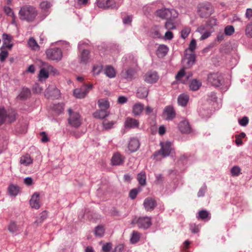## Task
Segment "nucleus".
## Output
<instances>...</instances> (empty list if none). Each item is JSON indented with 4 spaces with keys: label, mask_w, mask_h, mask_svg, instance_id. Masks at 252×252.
I'll use <instances>...</instances> for the list:
<instances>
[{
    "label": "nucleus",
    "mask_w": 252,
    "mask_h": 252,
    "mask_svg": "<svg viewBox=\"0 0 252 252\" xmlns=\"http://www.w3.org/2000/svg\"><path fill=\"white\" fill-rule=\"evenodd\" d=\"M36 15L37 11L35 8L31 5H24L19 11L20 19L28 22H32Z\"/></svg>",
    "instance_id": "nucleus-1"
},
{
    "label": "nucleus",
    "mask_w": 252,
    "mask_h": 252,
    "mask_svg": "<svg viewBox=\"0 0 252 252\" xmlns=\"http://www.w3.org/2000/svg\"><path fill=\"white\" fill-rule=\"evenodd\" d=\"M208 82L212 86L215 87H221V89L223 91H225L228 87L224 85V80L223 77L220 73H213L208 75L207 78Z\"/></svg>",
    "instance_id": "nucleus-2"
},
{
    "label": "nucleus",
    "mask_w": 252,
    "mask_h": 252,
    "mask_svg": "<svg viewBox=\"0 0 252 252\" xmlns=\"http://www.w3.org/2000/svg\"><path fill=\"white\" fill-rule=\"evenodd\" d=\"M15 120V112L12 110L6 111L4 108L0 109V126L4 123H11Z\"/></svg>",
    "instance_id": "nucleus-3"
},
{
    "label": "nucleus",
    "mask_w": 252,
    "mask_h": 252,
    "mask_svg": "<svg viewBox=\"0 0 252 252\" xmlns=\"http://www.w3.org/2000/svg\"><path fill=\"white\" fill-rule=\"evenodd\" d=\"M198 12L202 18H207L212 14L213 8L209 2L202 3L198 6Z\"/></svg>",
    "instance_id": "nucleus-4"
},
{
    "label": "nucleus",
    "mask_w": 252,
    "mask_h": 252,
    "mask_svg": "<svg viewBox=\"0 0 252 252\" xmlns=\"http://www.w3.org/2000/svg\"><path fill=\"white\" fill-rule=\"evenodd\" d=\"M157 15L162 19H175L177 17L178 13L174 9L162 8L157 11Z\"/></svg>",
    "instance_id": "nucleus-5"
},
{
    "label": "nucleus",
    "mask_w": 252,
    "mask_h": 252,
    "mask_svg": "<svg viewBox=\"0 0 252 252\" xmlns=\"http://www.w3.org/2000/svg\"><path fill=\"white\" fill-rule=\"evenodd\" d=\"M47 58L53 61H59L61 60L63 54L61 50L59 48H53L46 51Z\"/></svg>",
    "instance_id": "nucleus-6"
},
{
    "label": "nucleus",
    "mask_w": 252,
    "mask_h": 252,
    "mask_svg": "<svg viewBox=\"0 0 252 252\" xmlns=\"http://www.w3.org/2000/svg\"><path fill=\"white\" fill-rule=\"evenodd\" d=\"M131 224H137L139 228L147 229L152 224L151 218L148 217H140L138 219H134L131 222Z\"/></svg>",
    "instance_id": "nucleus-7"
},
{
    "label": "nucleus",
    "mask_w": 252,
    "mask_h": 252,
    "mask_svg": "<svg viewBox=\"0 0 252 252\" xmlns=\"http://www.w3.org/2000/svg\"><path fill=\"white\" fill-rule=\"evenodd\" d=\"M68 112L69 115L68 118L69 124L74 127H79L81 124L80 115L77 112H73L70 108H69Z\"/></svg>",
    "instance_id": "nucleus-8"
},
{
    "label": "nucleus",
    "mask_w": 252,
    "mask_h": 252,
    "mask_svg": "<svg viewBox=\"0 0 252 252\" xmlns=\"http://www.w3.org/2000/svg\"><path fill=\"white\" fill-rule=\"evenodd\" d=\"M93 88L92 84L89 85H84L80 88L76 89L73 91V94L76 98H84L89 91Z\"/></svg>",
    "instance_id": "nucleus-9"
},
{
    "label": "nucleus",
    "mask_w": 252,
    "mask_h": 252,
    "mask_svg": "<svg viewBox=\"0 0 252 252\" xmlns=\"http://www.w3.org/2000/svg\"><path fill=\"white\" fill-rule=\"evenodd\" d=\"M87 44L84 41H80L78 43V49L79 50H82L80 53V60L81 63L86 64L89 62L90 52L88 50L83 49L84 46L87 45Z\"/></svg>",
    "instance_id": "nucleus-10"
},
{
    "label": "nucleus",
    "mask_w": 252,
    "mask_h": 252,
    "mask_svg": "<svg viewBox=\"0 0 252 252\" xmlns=\"http://www.w3.org/2000/svg\"><path fill=\"white\" fill-rule=\"evenodd\" d=\"M160 145L161 149L158 152L154 154L155 156H157L158 154H161L162 157H166L168 156L171 151V143L167 141L166 142H160Z\"/></svg>",
    "instance_id": "nucleus-11"
},
{
    "label": "nucleus",
    "mask_w": 252,
    "mask_h": 252,
    "mask_svg": "<svg viewBox=\"0 0 252 252\" xmlns=\"http://www.w3.org/2000/svg\"><path fill=\"white\" fill-rule=\"evenodd\" d=\"M97 4L99 7L104 9H118L120 6L113 0H97Z\"/></svg>",
    "instance_id": "nucleus-12"
},
{
    "label": "nucleus",
    "mask_w": 252,
    "mask_h": 252,
    "mask_svg": "<svg viewBox=\"0 0 252 252\" xmlns=\"http://www.w3.org/2000/svg\"><path fill=\"white\" fill-rule=\"evenodd\" d=\"M195 60V55L194 52L188 53V50H186L185 52V58L183 60V63L187 67H190L192 66Z\"/></svg>",
    "instance_id": "nucleus-13"
},
{
    "label": "nucleus",
    "mask_w": 252,
    "mask_h": 252,
    "mask_svg": "<svg viewBox=\"0 0 252 252\" xmlns=\"http://www.w3.org/2000/svg\"><path fill=\"white\" fill-rule=\"evenodd\" d=\"M159 76L158 73L155 71H150L147 72L144 76V80L149 84L156 83L158 79Z\"/></svg>",
    "instance_id": "nucleus-14"
},
{
    "label": "nucleus",
    "mask_w": 252,
    "mask_h": 252,
    "mask_svg": "<svg viewBox=\"0 0 252 252\" xmlns=\"http://www.w3.org/2000/svg\"><path fill=\"white\" fill-rule=\"evenodd\" d=\"M140 143L138 139L135 138H131L127 146V150L126 151L128 154L136 152L139 148Z\"/></svg>",
    "instance_id": "nucleus-15"
},
{
    "label": "nucleus",
    "mask_w": 252,
    "mask_h": 252,
    "mask_svg": "<svg viewBox=\"0 0 252 252\" xmlns=\"http://www.w3.org/2000/svg\"><path fill=\"white\" fill-rule=\"evenodd\" d=\"M143 205L145 210L147 211H151L154 209L157 206V202L155 199L152 198H146L143 203Z\"/></svg>",
    "instance_id": "nucleus-16"
},
{
    "label": "nucleus",
    "mask_w": 252,
    "mask_h": 252,
    "mask_svg": "<svg viewBox=\"0 0 252 252\" xmlns=\"http://www.w3.org/2000/svg\"><path fill=\"white\" fill-rule=\"evenodd\" d=\"M178 128L183 133H189L191 132V127L188 121L186 120H183L179 123Z\"/></svg>",
    "instance_id": "nucleus-17"
},
{
    "label": "nucleus",
    "mask_w": 252,
    "mask_h": 252,
    "mask_svg": "<svg viewBox=\"0 0 252 252\" xmlns=\"http://www.w3.org/2000/svg\"><path fill=\"white\" fill-rule=\"evenodd\" d=\"M163 114L167 120H171L175 117V112L171 106H167L165 107Z\"/></svg>",
    "instance_id": "nucleus-18"
},
{
    "label": "nucleus",
    "mask_w": 252,
    "mask_h": 252,
    "mask_svg": "<svg viewBox=\"0 0 252 252\" xmlns=\"http://www.w3.org/2000/svg\"><path fill=\"white\" fill-rule=\"evenodd\" d=\"M30 203L31 206L33 208L37 209L40 207L39 194L38 193L35 192L32 195L30 201Z\"/></svg>",
    "instance_id": "nucleus-19"
},
{
    "label": "nucleus",
    "mask_w": 252,
    "mask_h": 252,
    "mask_svg": "<svg viewBox=\"0 0 252 252\" xmlns=\"http://www.w3.org/2000/svg\"><path fill=\"white\" fill-rule=\"evenodd\" d=\"M125 127L129 128H137L139 126V122L138 120L128 117L126 119L125 122Z\"/></svg>",
    "instance_id": "nucleus-20"
},
{
    "label": "nucleus",
    "mask_w": 252,
    "mask_h": 252,
    "mask_svg": "<svg viewBox=\"0 0 252 252\" xmlns=\"http://www.w3.org/2000/svg\"><path fill=\"white\" fill-rule=\"evenodd\" d=\"M125 158L119 153H116L112 158L111 162L113 165H120L122 164Z\"/></svg>",
    "instance_id": "nucleus-21"
},
{
    "label": "nucleus",
    "mask_w": 252,
    "mask_h": 252,
    "mask_svg": "<svg viewBox=\"0 0 252 252\" xmlns=\"http://www.w3.org/2000/svg\"><path fill=\"white\" fill-rule=\"evenodd\" d=\"M135 71L132 68H128L123 70L121 73V77L127 80H132L135 75Z\"/></svg>",
    "instance_id": "nucleus-22"
},
{
    "label": "nucleus",
    "mask_w": 252,
    "mask_h": 252,
    "mask_svg": "<svg viewBox=\"0 0 252 252\" xmlns=\"http://www.w3.org/2000/svg\"><path fill=\"white\" fill-rule=\"evenodd\" d=\"M2 38L3 44V46L10 49L13 46V44L10 43L12 40V36L9 34L4 33L2 34Z\"/></svg>",
    "instance_id": "nucleus-23"
},
{
    "label": "nucleus",
    "mask_w": 252,
    "mask_h": 252,
    "mask_svg": "<svg viewBox=\"0 0 252 252\" xmlns=\"http://www.w3.org/2000/svg\"><path fill=\"white\" fill-rule=\"evenodd\" d=\"M31 94V91L28 88H23L17 96V98L21 100H25L29 98Z\"/></svg>",
    "instance_id": "nucleus-24"
},
{
    "label": "nucleus",
    "mask_w": 252,
    "mask_h": 252,
    "mask_svg": "<svg viewBox=\"0 0 252 252\" xmlns=\"http://www.w3.org/2000/svg\"><path fill=\"white\" fill-rule=\"evenodd\" d=\"M168 52V48L164 45H160L157 51V55L159 58L164 57Z\"/></svg>",
    "instance_id": "nucleus-25"
},
{
    "label": "nucleus",
    "mask_w": 252,
    "mask_h": 252,
    "mask_svg": "<svg viewBox=\"0 0 252 252\" xmlns=\"http://www.w3.org/2000/svg\"><path fill=\"white\" fill-rule=\"evenodd\" d=\"M189 100V96L188 94H182L179 95L178 97V104L182 106H185Z\"/></svg>",
    "instance_id": "nucleus-26"
},
{
    "label": "nucleus",
    "mask_w": 252,
    "mask_h": 252,
    "mask_svg": "<svg viewBox=\"0 0 252 252\" xmlns=\"http://www.w3.org/2000/svg\"><path fill=\"white\" fill-rule=\"evenodd\" d=\"M33 159L31 157L30 155L26 154L21 157L20 163L24 166H29L32 163Z\"/></svg>",
    "instance_id": "nucleus-27"
},
{
    "label": "nucleus",
    "mask_w": 252,
    "mask_h": 252,
    "mask_svg": "<svg viewBox=\"0 0 252 252\" xmlns=\"http://www.w3.org/2000/svg\"><path fill=\"white\" fill-rule=\"evenodd\" d=\"M148 90L146 87H140L137 89L136 96L139 98H144L147 96Z\"/></svg>",
    "instance_id": "nucleus-28"
},
{
    "label": "nucleus",
    "mask_w": 252,
    "mask_h": 252,
    "mask_svg": "<svg viewBox=\"0 0 252 252\" xmlns=\"http://www.w3.org/2000/svg\"><path fill=\"white\" fill-rule=\"evenodd\" d=\"M144 108V106L140 103L135 104L133 106L132 113L134 116H139L141 114Z\"/></svg>",
    "instance_id": "nucleus-29"
},
{
    "label": "nucleus",
    "mask_w": 252,
    "mask_h": 252,
    "mask_svg": "<svg viewBox=\"0 0 252 252\" xmlns=\"http://www.w3.org/2000/svg\"><path fill=\"white\" fill-rule=\"evenodd\" d=\"M109 112L106 109H100V110L94 113V116L95 118L103 119L108 116Z\"/></svg>",
    "instance_id": "nucleus-30"
},
{
    "label": "nucleus",
    "mask_w": 252,
    "mask_h": 252,
    "mask_svg": "<svg viewBox=\"0 0 252 252\" xmlns=\"http://www.w3.org/2000/svg\"><path fill=\"white\" fill-rule=\"evenodd\" d=\"M151 36L154 38H159L161 37L159 27L155 26L152 28Z\"/></svg>",
    "instance_id": "nucleus-31"
},
{
    "label": "nucleus",
    "mask_w": 252,
    "mask_h": 252,
    "mask_svg": "<svg viewBox=\"0 0 252 252\" xmlns=\"http://www.w3.org/2000/svg\"><path fill=\"white\" fill-rule=\"evenodd\" d=\"M52 6V4L48 1H43L40 4V8L45 12V16H47L49 14L48 10Z\"/></svg>",
    "instance_id": "nucleus-32"
},
{
    "label": "nucleus",
    "mask_w": 252,
    "mask_h": 252,
    "mask_svg": "<svg viewBox=\"0 0 252 252\" xmlns=\"http://www.w3.org/2000/svg\"><path fill=\"white\" fill-rule=\"evenodd\" d=\"M42 65L43 67L40 69L39 74L40 79L41 78H47L49 77V71L47 66L45 65V63H43Z\"/></svg>",
    "instance_id": "nucleus-33"
},
{
    "label": "nucleus",
    "mask_w": 252,
    "mask_h": 252,
    "mask_svg": "<svg viewBox=\"0 0 252 252\" xmlns=\"http://www.w3.org/2000/svg\"><path fill=\"white\" fill-rule=\"evenodd\" d=\"M201 86V83L196 79L192 80L189 84V88L191 90L195 91L199 89Z\"/></svg>",
    "instance_id": "nucleus-34"
},
{
    "label": "nucleus",
    "mask_w": 252,
    "mask_h": 252,
    "mask_svg": "<svg viewBox=\"0 0 252 252\" xmlns=\"http://www.w3.org/2000/svg\"><path fill=\"white\" fill-rule=\"evenodd\" d=\"M137 179L139 184L141 186H145L146 185V176L144 171H141L138 174Z\"/></svg>",
    "instance_id": "nucleus-35"
},
{
    "label": "nucleus",
    "mask_w": 252,
    "mask_h": 252,
    "mask_svg": "<svg viewBox=\"0 0 252 252\" xmlns=\"http://www.w3.org/2000/svg\"><path fill=\"white\" fill-rule=\"evenodd\" d=\"M104 73L109 78H114L116 76L114 68L110 66H108L105 68Z\"/></svg>",
    "instance_id": "nucleus-36"
},
{
    "label": "nucleus",
    "mask_w": 252,
    "mask_h": 252,
    "mask_svg": "<svg viewBox=\"0 0 252 252\" xmlns=\"http://www.w3.org/2000/svg\"><path fill=\"white\" fill-rule=\"evenodd\" d=\"M28 45L32 50H38L39 49V46L33 37H31L28 41Z\"/></svg>",
    "instance_id": "nucleus-37"
},
{
    "label": "nucleus",
    "mask_w": 252,
    "mask_h": 252,
    "mask_svg": "<svg viewBox=\"0 0 252 252\" xmlns=\"http://www.w3.org/2000/svg\"><path fill=\"white\" fill-rule=\"evenodd\" d=\"M98 105L100 109L107 110L109 107L108 101L104 99H99L98 101Z\"/></svg>",
    "instance_id": "nucleus-38"
},
{
    "label": "nucleus",
    "mask_w": 252,
    "mask_h": 252,
    "mask_svg": "<svg viewBox=\"0 0 252 252\" xmlns=\"http://www.w3.org/2000/svg\"><path fill=\"white\" fill-rule=\"evenodd\" d=\"M8 192L12 196H16L19 192V188L18 186L11 185L8 188Z\"/></svg>",
    "instance_id": "nucleus-39"
},
{
    "label": "nucleus",
    "mask_w": 252,
    "mask_h": 252,
    "mask_svg": "<svg viewBox=\"0 0 252 252\" xmlns=\"http://www.w3.org/2000/svg\"><path fill=\"white\" fill-rule=\"evenodd\" d=\"M197 218L201 220H205L206 219L210 220L211 217L208 212L206 210H201L198 212Z\"/></svg>",
    "instance_id": "nucleus-40"
},
{
    "label": "nucleus",
    "mask_w": 252,
    "mask_h": 252,
    "mask_svg": "<svg viewBox=\"0 0 252 252\" xmlns=\"http://www.w3.org/2000/svg\"><path fill=\"white\" fill-rule=\"evenodd\" d=\"M104 233V229L102 225L97 226L94 230V234L96 237H101Z\"/></svg>",
    "instance_id": "nucleus-41"
},
{
    "label": "nucleus",
    "mask_w": 252,
    "mask_h": 252,
    "mask_svg": "<svg viewBox=\"0 0 252 252\" xmlns=\"http://www.w3.org/2000/svg\"><path fill=\"white\" fill-rule=\"evenodd\" d=\"M174 19H168L167 20V21L165 23V28L168 30H174L176 29V26L174 25V23L173 22V20Z\"/></svg>",
    "instance_id": "nucleus-42"
},
{
    "label": "nucleus",
    "mask_w": 252,
    "mask_h": 252,
    "mask_svg": "<svg viewBox=\"0 0 252 252\" xmlns=\"http://www.w3.org/2000/svg\"><path fill=\"white\" fill-rule=\"evenodd\" d=\"M140 239V234L135 231L132 232L130 238V242L132 244L136 243L138 242Z\"/></svg>",
    "instance_id": "nucleus-43"
},
{
    "label": "nucleus",
    "mask_w": 252,
    "mask_h": 252,
    "mask_svg": "<svg viewBox=\"0 0 252 252\" xmlns=\"http://www.w3.org/2000/svg\"><path fill=\"white\" fill-rule=\"evenodd\" d=\"M235 29L231 25H228L224 28V32L225 35L230 36L234 33Z\"/></svg>",
    "instance_id": "nucleus-44"
},
{
    "label": "nucleus",
    "mask_w": 252,
    "mask_h": 252,
    "mask_svg": "<svg viewBox=\"0 0 252 252\" xmlns=\"http://www.w3.org/2000/svg\"><path fill=\"white\" fill-rule=\"evenodd\" d=\"M56 89H57V88L54 84H52L49 85L46 90L45 96L47 98H49L50 94H51Z\"/></svg>",
    "instance_id": "nucleus-45"
},
{
    "label": "nucleus",
    "mask_w": 252,
    "mask_h": 252,
    "mask_svg": "<svg viewBox=\"0 0 252 252\" xmlns=\"http://www.w3.org/2000/svg\"><path fill=\"white\" fill-rule=\"evenodd\" d=\"M245 33L248 37L252 38V22L247 25L245 29Z\"/></svg>",
    "instance_id": "nucleus-46"
},
{
    "label": "nucleus",
    "mask_w": 252,
    "mask_h": 252,
    "mask_svg": "<svg viewBox=\"0 0 252 252\" xmlns=\"http://www.w3.org/2000/svg\"><path fill=\"white\" fill-rule=\"evenodd\" d=\"M45 65L47 66L49 73L50 72L53 75H56L59 74L58 71L53 66L49 64L48 63H45Z\"/></svg>",
    "instance_id": "nucleus-47"
},
{
    "label": "nucleus",
    "mask_w": 252,
    "mask_h": 252,
    "mask_svg": "<svg viewBox=\"0 0 252 252\" xmlns=\"http://www.w3.org/2000/svg\"><path fill=\"white\" fill-rule=\"evenodd\" d=\"M190 28L189 27L184 28L181 32V37L183 39L187 38L190 32Z\"/></svg>",
    "instance_id": "nucleus-48"
},
{
    "label": "nucleus",
    "mask_w": 252,
    "mask_h": 252,
    "mask_svg": "<svg viewBox=\"0 0 252 252\" xmlns=\"http://www.w3.org/2000/svg\"><path fill=\"white\" fill-rule=\"evenodd\" d=\"M196 40L194 39H192L190 42L189 48L187 49L188 50V52H189V53L194 52V51L196 48Z\"/></svg>",
    "instance_id": "nucleus-49"
},
{
    "label": "nucleus",
    "mask_w": 252,
    "mask_h": 252,
    "mask_svg": "<svg viewBox=\"0 0 252 252\" xmlns=\"http://www.w3.org/2000/svg\"><path fill=\"white\" fill-rule=\"evenodd\" d=\"M249 122V119L248 117H243L242 119L238 120L239 125L242 126H246Z\"/></svg>",
    "instance_id": "nucleus-50"
},
{
    "label": "nucleus",
    "mask_w": 252,
    "mask_h": 252,
    "mask_svg": "<svg viewBox=\"0 0 252 252\" xmlns=\"http://www.w3.org/2000/svg\"><path fill=\"white\" fill-rule=\"evenodd\" d=\"M3 47L1 48V51L0 53V61L3 62L5 61L8 56V52L6 50H3Z\"/></svg>",
    "instance_id": "nucleus-51"
},
{
    "label": "nucleus",
    "mask_w": 252,
    "mask_h": 252,
    "mask_svg": "<svg viewBox=\"0 0 252 252\" xmlns=\"http://www.w3.org/2000/svg\"><path fill=\"white\" fill-rule=\"evenodd\" d=\"M207 189V186L206 185H204L199 190L197 196L198 197H202L204 196L205 193Z\"/></svg>",
    "instance_id": "nucleus-52"
},
{
    "label": "nucleus",
    "mask_w": 252,
    "mask_h": 252,
    "mask_svg": "<svg viewBox=\"0 0 252 252\" xmlns=\"http://www.w3.org/2000/svg\"><path fill=\"white\" fill-rule=\"evenodd\" d=\"M246 136V134L243 132L237 135V146H240L243 144L242 139L245 138Z\"/></svg>",
    "instance_id": "nucleus-53"
},
{
    "label": "nucleus",
    "mask_w": 252,
    "mask_h": 252,
    "mask_svg": "<svg viewBox=\"0 0 252 252\" xmlns=\"http://www.w3.org/2000/svg\"><path fill=\"white\" fill-rule=\"evenodd\" d=\"M60 96V91L57 88L51 94L49 95L50 97L53 98H58Z\"/></svg>",
    "instance_id": "nucleus-54"
},
{
    "label": "nucleus",
    "mask_w": 252,
    "mask_h": 252,
    "mask_svg": "<svg viewBox=\"0 0 252 252\" xmlns=\"http://www.w3.org/2000/svg\"><path fill=\"white\" fill-rule=\"evenodd\" d=\"M138 192V189H132L129 194V196L131 199H134L136 198L137 193Z\"/></svg>",
    "instance_id": "nucleus-55"
},
{
    "label": "nucleus",
    "mask_w": 252,
    "mask_h": 252,
    "mask_svg": "<svg viewBox=\"0 0 252 252\" xmlns=\"http://www.w3.org/2000/svg\"><path fill=\"white\" fill-rule=\"evenodd\" d=\"M225 36V34L224 32L223 33L222 32H220L218 33L216 38V40L219 42H220L224 39V37Z\"/></svg>",
    "instance_id": "nucleus-56"
},
{
    "label": "nucleus",
    "mask_w": 252,
    "mask_h": 252,
    "mask_svg": "<svg viewBox=\"0 0 252 252\" xmlns=\"http://www.w3.org/2000/svg\"><path fill=\"white\" fill-rule=\"evenodd\" d=\"M8 230L12 233H14L17 231V228L16 223L14 222H12L9 224L8 227Z\"/></svg>",
    "instance_id": "nucleus-57"
},
{
    "label": "nucleus",
    "mask_w": 252,
    "mask_h": 252,
    "mask_svg": "<svg viewBox=\"0 0 252 252\" xmlns=\"http://www.w3.org/2000/svg\"><path fill=\"white\" fill-rule=\"evenodd\" d=\"M114 123L113 122H108L106 121H104L103 122V127L105 129H110L113 127V126L114 125Z\"/></svg>",
    "instance_id": "nucleus-58"
},
{
    "label": "nucleus",
    "mask_w": 252,
    "mask_h": 252,
    "mask_svg": "<svg viewBox=\"0 0 252 252\" xmlns=\"http://www.w3.org/2000/svg\"><path fill=\"white\" fill-rule=\"evenodd\" d=\"M189 228L191 231L194 233H197L199 231V225H196L195 224H190Z\"/></svg>",
    "instance_id": "nucleus-59"
},
{
    "label": "nucleus",
    "mask_w": 252,
    "mask_h": 252,
    "mask_svg": "<svg viewBox=\"0 0 252 252\" xmlns=\"http://www.w3.org/2000/svg\"><path fill=\"white\" fill-rule=\"evenodd\" d=\"M112 244L111 243H107L102 246V250L104 252H109L112 248Z\"/></svg>",
    "instance_id": "nucleus-60"
},
{
    "label": "nucleus",
    "mask_w": 252,
    "mask_h": 252,
    "mask_svg": "<svg viewBox=\"0 0 252 252\" xmlns=\"http://www.w3.org/2000/svg\"><path fill=\"white\" fill-rule=\"evenodd\" d=\"M185 70L184 69H181L176 75V79L177 80H181L185 76Z\"/></svg>",
    "instance_id": "nucleus-61"
},
{
    "label": "nucleus",
    "mask_w": 252,
    "mask_h": 252,
    "mask_svg": "<svg viewBox=\"0 0 252 252\" xmlns=\"http://www.w3.org/2000/svg\"><path fill=\"white\" fill-rule=\"evenodd\" d=\"M40 135L41 136L40 140L42 142L45 143L49 141V138L45 132H41Z\"/></svg>",
    "instance_id": "nucleus-62"
},
{
    "label": "nucleus",
    "mask_w": 252,
    "mask_h": 252,
    "mask_svg": "<svg viewBox=\"0 0 252 252\" xmlns=\"http://www.w3.org/2000/svg\"><path fill=\"white\" fill-rule=\"evenodd\" d=\"M4 11L5 13L9 16H13L14 15V13L12 11V10L11 8L8 6H5L4 8Z\"/></svg>",
    "instance_id": "nucleus-63"
},
{
    "label": "nucleus",
    "mask_w": 252,
    "mask_h": 252,
    "mask_svg": "<svg viewBox=\"0 0 252 252\" xmlns=\"http://www.w3.org/2000/svg\"><path fill=\"white\" fill-rule=\"evenodd\" d=\"M101 70V67L100 66H94L93 68V72L94 75H98Z\"/></svg>",
    "instance_id": "nucleus-64"
}]
</instances>
